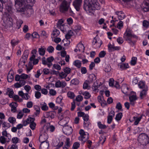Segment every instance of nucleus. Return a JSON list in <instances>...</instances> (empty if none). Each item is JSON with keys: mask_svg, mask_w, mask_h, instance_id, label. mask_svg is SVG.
I'll return each instance as SVG.
<instances>
[{"mask_svg": "<svg viewBox=\"0 0 149 149\" xmlns=\"http://www.w3.org/2000/svg\"><path fill=\"white\" fill-rule=\"evenodd\" d=\"M56 113L54 111H50V116L49 118H50L51 119L54 118L56 115Z\"/></svg>", "mask_w": 149, "mask_h": 149, "instance_id": "54", "label": "nucleus"}, {"mask_svg": "<svg viewBox=\"0 0 149 149\" xmlns=\"http://www.w3.org/2000/svg\"><path fill=\"white\" fill-rule=\"evenodd\" d=\"M23 23V21L19 20L17 21L16 22L17 27L18 29H19L21 27L22 24Z\"/></svg>", "mask_w": 149, "mask_h": 149, "instance_id": "43", "label": "nucleus"}, {"mask_svg": "<svg viewBox=\"0 0 149 149\" xmlns=\"http://www.w3.org/2000/svg\"><path fill=\"white\" fill-rule=\"evenodd\" d=\"M106 54V53L105 51H102L100 52L99 54V56L100 58L104 57Z\"/></svg>", "mask_w": 149, "mask_h": 149, "instance_id": "52", "label": "nucleus"}, {"mask_svg": "<svg viewBox=\"0 0 149 149\" xmlns=\"http://www.w3.org/2000/svg\"><path fill=\"white\" fill-rule=\"evenodd\" d=\"M134 118L135 119L136 118V120H135V121L134 122V125H137L139 123V121H140L141 117H135L134 116Z\"/></svg>", "mask_w": 149, "mask_h": 149, "instance_id": "41", "label": "nucleus"}, {"mask_svg": "<svg viewBox=\"0 0 149 149\" xmlns=\"http://www.w3.org/2000/svg\"><path fill=\"white\" fill-rule=\"evenodd\" d=\"M122 92L125 94H127L128 91V87L126 84L122 85L121 87Z\"/></svg>", "mask_w": 149, "mask_h": 149, "instance_id": "20", "label": "nucleus"}, {"mask_svg": "<svg viewBox=\"0 0 149 149\" xmlns=\"http://www.w3.org/2000/svg\"><path fill=\"white\" fill-rule=\"evenodd\" d=\"M99 128L100 129H104L107 128V126L104 125L102 124L101 122H99L97 123Z\"/></svg>", "mask_w": 149, "mask_h": 149, "instance_id": "35", "label": "nucleus"}, {"mask_svg": "<svg viewBox=\"0 0 149 149\" xmlns=\"http://www.w3.org/2000/svg\"><path fill=\"white\" fill-rule=\"evenodd\" d=\"M115 115V112L114 111L111 110L109 113L107 117V123L110 124L112 122L113 120V118L114 117Z\"/></svg>", "mask_w": 149, "mask_h": 149, "instance_id": "14", "label": "nucleus"}, {"mask_svg": "<svg viewBox=\"0 0 149 149\" xmlns=\"http://www.w3.org/2000/svg\"><path fill=\"white\" fill-rule=\"evenodd\" d=\"M96 77L95 75L93 74H90L88 77V82L89 83H92L94 80H96Z\"/></svg>", "mask_w": 149, "mask_h": 149, "instance_id": "25", "label": "nucleus"}, {"mask_svg": "<svg viewBox=\"0 0 149 149\" xmlns=\"http://www.w3.org/2000/svg\"><path fill=\"white\" fill-rule=\"evenodd\" d=\"M25 7L26 13L29 15H30L33 13V10L32 8V5H27Z\"/></svg>", "mask_w": 149, "mask_h": 149, "instance_id": "15", "label": "nucleus"}, {"mask_svg": "<svg viewBox=\"0 0 149 149\" xmlns=\"http://www.w3.org/2000/svg\"><path fill=\"white\" fill-rule=\"evenodd\" d=\"M81 29V27L79 25H77L74 27L73 30L75 32L77 33Z\"/></svg>", "mask_w": 149, "mask_h": 149, "instance_id": "39", "label": "nucleus"}, {"mask_svg": "<svg viewBox=\"0 0 149 149\" xmlns=\"http://www.w3.org/2000/svg\"><path fill=\"white\" fill-rule=\"evenodd\" d=\"M8 121L11 123H14L16 121V119L13 117H10L8 118Z\"/></svg>", "mask_w": 149, "mask_h": 149, "instance_id": "56", "label": "nucleus"}, {"mask_svg": "<svg viewBox=\"0 0 149 149\" xmlns=\"http://www.w3.org/2000/svg\"><path fill=\"white\" fill-rule=\"evenodd\" d=\"M68 97L70 99H73L75 97V95L73 92L71 91H69L67 94Z\"/></svg>", "mask_w": 149, "mask_h": 149, "instance_id": "37", "label": "nucleus"}, {"mask_svg": "<svg viewBox=\"0 0 149 149\" xmlns=\"http://www.w3.org/2000/svg\"><path fill=\"white\" fill-rule=\"evenodd\" d=\"M80 144L77 142L74 143L73 146L72 148L73 149H77L79 147Z\"/></svg>", "mask_w": 149, "mask_h": 149, "instance_id": "53", "label": "nucleus"}, {"mask_svg": "<svg viewBox=\"0 0 149 149\" xmlns=\"http://www.w3.org/2000/svg\"><path fill=\"white\" fill-rule=\"evenodd\" d=\"M143 10L144 12H147L149 11V1H145L143 2Z\"/></svg>", "mask_w": 149, "mask_h": 149, "instance_id": "17", "label": "nucleus"}, {"mask_svg": "<svg viewBox=\"0 0 149 149\" xmlns=\"http://www.w3.org/2000/svg\"><path fill=\"white\" fill-rule=\"evenodd\" d=\"M67 85L66 83L64 81H61L60 80L57 81L55 83V86L56 88H63Z\"/></svg>", "mask_w": 149, "mask_h": 149, "instance_id": "12", "label": "nucleus"}, {"mask_svg": "<svg viewBox=\"0 0 149 149\" xmlns=\"http://www.w3.org/2000/svg\"><path fill=\"white\" fill-rule=\"evenodd\" d=\"M54 58L52 56L48 57L46 59L45 57H43L42 59V63L44 65H47L49 67H51L52 65V62L54 60Z\"/></svg>", "mask_w": 149, "mask_h": 149, "instance_id": "7", "label": "nucleus"}, {"mask_svg": "<svg viewBox=\"0 0 149 149\" xmlns=\"http://www.w3.org/2000/svg\"><path fill=\"white\" fill-rule=\"evenodd\" d=\"M60 34L59 31L57 29H55L53 31L52 34L54 37H57Z\"/></svg>", "mask_w": 149, "mask_h": 149, "instance_id": "49", "label": "nucleus"}, {"mask_svg": "<svg viewBox=\"0 0 149 149\" xmlns=\"http://www.w3.org/2000/svg\"><path fill=\"white\" fill-rule=\"evenodd\" d=\"M129 98L130 104L132 105H134V102L137 99L136 93L132 92L129 96Z\"/></svg>", "mask_w": 149, "mask_h": 149, "instance_id": "9", "label": "nucleus"}, {"mask_svg": "<svg viewBox=\"0 0 149 149\" xmlns=\"http://www.w3.org/2000/svg\"><path fill=\"white\" fill-rule=\"evenodd\" d=\"M65 148L67 149L70 146V139L69 138H67L66 139V141L65 143Z\"/></svg>", "mask_w": 149, "mask_h": 149, "instance_id": "42", "label": "nucleus"}, {"mask_svg": "<svg viewBox=\"0 0 149 149\" xmlns=\"http://www.w3.org/2000/svg\"><path fill=\"white\" fill-rule=\"evenodd\" d=\"M143 26L147 28L149 26V22L146 20H144L143 22Z\"/></svg>", "mask_w": 149, "mask_h": 149, "instance_id": "44", "label": "nucleus"}, {"mask_svg": "<svg viewBox=\"0 0 149 149\" xmlns=\"http://www.w3.org/2000/svg\"><path fill=\"white\" fill-rule=\"evenodd\" d=\"M74 34V33L72 30H70L69 31L68 33L65 35V38L67 39H69Z\"/></svg>", "mask_w": 149, "mask_h": 149, "instance_id": "27", "label": "nucleus"}, {"mask_svg": "<svg viewBox=\"0 0 149 149\" xmlns=\"http://www.w3.org/2000/svg\"><path fill=\"white\" fill-rule=\"evenodd\" d=\"M24 113L22 111L19 112L17 114V118L18 119H21L23 116Z\"/></svg>", "mask_w": 149, "mask_h": 149, "instance_id": "64", "label": "nucleus"}, {"mask_svg": "<svg viewBox=\"0 0 149 149\" xmlns=\"http://www.w3.org/2000/svg\"><path fill=\"white\" fill-rule=\"evenodd\" d=\"M116 14L118 15V18L120 20L123 19L125 17V15L122 11H117Z\"/></svg>", "mask_w": 149, "mask_h": 149, "instance_id": "18", "label": "nucleus"}, {"mask_svg": "<svg viewBox=\"0 0 149 149\" xmlns=\"http://www.w3.org/2000/svg\"><path fill=\"white\" fill-rule=\"evenodd\" d=\"M46 48L42 47L39 48L38 49V52L39 54L42 56H43L45 53Z\"/></svg>", "mask_w": 149, "mask_h": 149, "instance_id": "28", "label": "nucleus"}, {"mask_svg": "<svg viewBox=\"0 0 149 149\" xmlns=\"http://www.w3.org/2000/svg\"><path fill=\"white\" fill-rule=\"evenodd\" d=\"M10 107H11V111L13 113L16 112L17 111L16 107H17V103H12L10 104Z\"/></svg>", "mask_w": 149, "mask_h": 149, "instance_id": "21", "label": "nucleus"}, {"mask_svg": "<svg viewBox=\"0 0 149 149\" xmlns=\"http://www.w3.org/2000/svg\"><path fill=\"white\" fill-rule=\"evenodd\" d=\"M63 131L65 134L69 135L72 133L73 130L71 127L67 126L63 127Z\"/></svg>", "mask_w": 149, "mask_h": 149, "instance_id": "10", "label": "nucleus"}, {"mask_svg": "<svg viewBox=\"0 0 149 149\" xmlns=\"http://www.w3.org/2000/svg\"><path fill=\"white\" fill-rule=\"evenodd\" d=\"M123 37L125 40H128L129 38H132L137 39L138 38V37L137 36L133 34V32L132 30L128 29H126L125 32L124 34Z\"/></svg>", "mask_w": 149, "mask_h": 149, "instance_id": "5", "label": "nucleus"}, {"mask_svg": "<svg viewBox=\"0 0 149 149\" xmlns=\"http://www.w3.org/2000/svg\"><path fill=\"white\" fill-rule=\"evenodd\" d=\"M2 136L0 137V141L2 144H4L6 142H8L7 139L5 138V136H7L8 137V140H10L11 136L10 134L8 133L6 130H4L2 132Z\"/></svg>", "mask_w": 149, "mask_h": 149, "instance_id": "6", "label": "nucleus"}, {"mask_svg": "<svg viewBox=\"0 0 149 149\" xmlns=\"http://www.w3.org/2000/svg\"><path fill=\"white\" fill-rule=\"evenodd\" d=\"M138 141L141 145L146 146L149 142V138L146 134L144 133L141 134L138 137Z\"/></svg>", "mask_w": 149, "mask_h": 149, "instance_id": "3", "label": "nucleus"}, {"mask_svg": "<svg viewBox=\"0 0 149 149\" xmlns=\"http://www.w3.org/2000/svg\"><path fill=\"white\" fill-rule=\"evenodd\" d=\"M49 93L51 95L54 96L56 95V91L53 89H51L49 90Z\"/></svg>", "mask_w": 149, "mask_h": 149, "instance_id": "60", "label": "nucleus"}, {"mask_svg": "<svg viewBox=\"0 0 149 149\" xmlns=\"http://www.w3.org/2000/svg\"><path fill=\"white\" fill-rule=\"evenodd\" d=\"M10 72H9L7 76V79L8 81L9 82H11L14 78L13 74L12 73H10Z\"/></svg>", "mask_w": 149, "mask_h": 149, "instance_id": "31", "label": "nucleus"}, {"mask_svg": "<svg viewBox=\"0 0 149 149\" xmlns=\"http://www.w3.org/2000/svg\"><path fill=\"white\" fill-rule=\"evenodd\" d=\"M77 47L78 48V50L79 51L84 52V47L83 45L81 42H80L77 45Z\"/></svg>", "mask_w": 149, "mask_h": 149, "instance_id": "26", "label": "nucleus"}, {"mask_svg": "<svg viewBox=\"0 0 149 149\" xmlns=\"http://www.w3.org/2000/svg\"><path fill=\"white\" fill-rule=\"evenodd\" d=\"M17 146L16 144H13L12 145H9L7 149H17Z\"/></svg>", "mask_w": 149, "mask_h": 149, "instance_id": "48", "label": "nucleus"}, {"mask_svg": "<svg viewBox=\"0 0 149 149\" xmlns=\"http://www.w3.org/2000/svg\"><path fill=\"white\" fill-rule=\"evenodd\" d=\"M29 54V52L27 50H25L24 53L22 57L20 60V62H23L24 63H25Z\"/></svg>", "mask_w": 149, "mask_h": 149, "instance_id": "13", "label": "nucleus"}, {"mask_svg": "<svg viewBox=\"0 0 149 149\" xmlns=\"http://www.w3.org/2000/svg\"><path fill=\"white\" fill-rule=\"evenodd\" d=\"M63 144V143L62 142H61L59 144H54V146H56V149H58L59 148H60L61 146H62Z\"/></svg>", "mask_w": 149, "mask_h": 149, "instance_id": "63", "label": "nucleus"}, {"mask_svg": "<svg viewBox=\"0 0 149 149\" xmlns=\"http://www.w3.org/2000/svg\"><path fill=\"white\" fill-rule=\"evenodd\" d=\"M41 95V93L38 91H36L35 93V96L37 99H39Z\"/></svg>", "mask_w": 149, "mask_h": 149, "instance_id": "62", "label": "nucleus"}, {"mask_svg": "<svg viewBox=\"0 0 149 149\" xmlns=\"http://www.w3.org/2000/svg\"><path fill=\"white\" fill-rule=\"evenodd\" d=\"M71 70V69L68 67H66L63 69L64 72L67 74V75L69 74Z\"/></svg>", "mask_w": 149, "mask_h": 149, "instance_id": "50", "label": "nucleus"}, {"mask_svg": "<svg viewBox=\"0 0 149 149\" xmlns=\"http://www.w3.org/2000/svg\"><path fill=\"white\" fill-rule=\"evenodd\" d=\"M129 39L125 40L127 41L132 46H134L135 44V42L133 41L132 40V38H129Z\"/></svg>", "mask_w": 149, "mask_h": 149, "instance_id": "46", "label": "nucleus"}, {"mask_svg": "<svg viewBox=\"0 0 149 149\" xmlns=\"http://www.w3.org/2000/svg\"><path fill=\"white\" fill-rule=\"evenodd\" d=\"M54 48L52 46H49V47H48L47 49V51L49 53H52L54 51Z\"/></svg>", "mask_w": 149, "mask_h": 149, "instance_id": "59", "label": "nucleus"}, {"mask_svg": "<svg viewBox=\"0 0 149 149\" xmlns=\"http://www.w3.org/2000/svg\"><path fill=\"white\" fill-rule=\"evenodd\" d=\"M42 73V70H38L37 71V74H35V76L36 78H38Z\"/></svg>", "mask_w": 149, "mask_h": 149, "instance_id": "47", "label": "nucleus"}, {"mask_svg": "<svg viewBox=\"0 0 149 149\" xmlns=\"http://www.w3.org/2000/svg\"><path fill=\"white\" fill-rule=\"evenodd\" d=\"M41 143L40 145V148H42L47 149L49 145V143L47 141H45L43 142V143Z\"/></svg>", "mask_w": 149, "mask_h": 149, "instance_id": "23", "label": "nucleus"}, {"mask_svg": "<svg viewBox=\"0 0 149 149\" xmlns=\"http://www.w3.org/2000/svg\"><path fill=\"white\" fill-rule=\"evenodd\" d=\"M148 90L147 88H145L143 89V90L141 92L140 95V98L142 99L144 97L146 94V91Z\"/></svg>", "mask_w": 149, "mask_h": 149, "instance_id": "29", "label": "nucleus"}, {"mask_svg": "<svg viewBox=\"0 0 149 149\" xmlns=\"http://www.w3.org/2000/svg\"><path fill=\"white\" fill-rule=\"evenodd\" d=\"M120 68L123 70H125L129 68V66L128 63H123L120 65Z\"/></svg>", "mask_w": 149, "mask_h": 149, "instance_id": "33", "label": "nucleus"}, {"mask_svg": "<svg viewBox=\"0 0 149 149\" xmlns=\"http://www.w3.org/2000/svg\"><path fill=\"white\" fill-rule=\"evenodd\" d=\"M58 118L60 120V121L59 122L60 123H62L65 121V120H64L63 119V115L62 114H59L58 116Z\"/></svg>", "mask_w": 149, "mask_h": 149, "instance_id": "57", "label": "nucleus"}, {"mask_svg": "<svg viewBox=\"0 0 149 149\" xmlns=\"http://www.w3.org/2000/svg\"><path fill=\"white\" fill-rule=\"evenodd\" d=\"M122 113H118L116 116L115 119L117 121L120 120L122 116Z\"/></svg>", "mask_w": 149, "mask_h": 149, "instance_id": "38", "label": "nucleus"}, {"mask_svg": "<svg viewBox=\"0 0 149 149\" xmlns=\"http://www.w3.org/2000/svg\"><path fill=\"white\" fill-rule=\"evenodd\" d=\"M81 94L84 96V98L86 99H88L91 97V95L88 92L86 91L85 92L81 93Z\"/></svg>", "mask_w": 149, "mask_h": 149, "instance_id": "34", "label": "nucleus"}, {"mask_svg": "<svg viewBox=\"0 0 149 149\" xmlns=\"http://www.w3.org/2000/svg\"><path fill=\"white\" fill-rule=\"evenodd\" d=\"M83 99V97L80 95H77V96L76 98V100L78 102H80V101H82V100Z\"/></svg>", "mask_w": 149, "mask_h": 149, "instance_id": "58", "label": "nucleus"}, {"mask_svg": "<svg viewBox=\"0 0 149 149\" xmlns=\"http://www.w3.org/2000/svg\"><path fill=\"white\" fill-rule=\"evenodd\" d=\"M79 134L80 136L78 137L79 140L81 141L82 143H84L89 138V134L87 132H85L82 129L80 130Z\"/></svg>", "mask_w": 149, "mask_h": 149, "instance_id": "4", "label": "nucleus"}, {"mask_svg": "<svg viewBox=\"0 0 149 149\" xmlns=\"http://www.w3.org/2000/svg\"><path fill=\"white\" fill-rule=\"evenodd\" d=\"M70 2L63 0L60 5L59 9L61 12L67 13L70 16L74 15V13L70 7Z\"/></svg>", "mask_w": 149, "mask_h": 149, "instance_id": "2", "label": "nucleus"}, {"mask_svg": "<svg viewBox=\"0 0 149 149\" xmlns=\"http://www.w3.org/2000/svg\"><path fill=\"white\" fill-rule=\"evenodd\" d=\"M123 26V22L122 21H120L117 24V27L119 29H120Z\"/></svg>", "mask_w": 149, "mask_h": 149, "instance_id": "51", "label": "nucleus"}, {"mask_svg": "<svg viewBox=\"0 0 149 149\" xmlns=\"http://www.w3.org/2000/svg\"><path fill=\"white\" fill-rule=\"evenodd\" d=\"M138 86L140 88H145V89L147 88H145V83L143 81H140L139 82Z\"/></svg>", "mask_w": 149, "mask_h": 149, "instance_id": "36", "label": "nucleus"}, {"mask_svg": "<svg viewBox=\"0 0 149 149\" xmlns=\"http://www.w3.org/2000/svg\"><path fill=\"white\" fill-rule=\"evenodd\" d=\"M18 94L20 96H21L23 99L26 100H28L30 98V96L27 93H24L22 91H19Z\"/></svg>", "mask_w": 149, "mask_h": 149, "instance_id": "19", "label": "nucleus"}, {"mask_svg": "<svg viewBox=\"0 0 149 149\" xmlns=\"http://www.w3.org/2000/svg\"><path fill=\"white\" fill-rule=\"evenodd\" d=\"M48 137V135L46 133L41 134L39 137V141L40 143L46 141V140L47 139Z\"/></svg>", "mask_w": 149, "mask_h": 149, "instance_id": "16", "label": "nucleus"}, {"mask_svg": "<svg viewBox=\"0 0 149 149\" xmlns=\"http://www.w3.org/2000/svg\"><path fill=\"white\" fill-rule=\"evenodd\" d=\"M82 1V0H75L73 2V5L77 11H79V10Z\"/></svg>", "mask_w": 149, "mask_h": 149, "instance_id": "11", "label": "nucleus"}, {"mask_svg": "<svg viewBox=\"0 0 149 149\" xmlns=\"http://www.w3.org/2000/svg\"><path fill=\"white\" fill-rule=\"evenodd\" d=\"M137 58L136 57H133L132 58L131 61V64L132 65H134L136 63Z\"/></svg>", "mask_w": 149, "mask_h": 149, "instance_id": "45", "label": "nucleus"}, {"mask_svg": "<svg viewBox=\"0 0 149 149\" xmlns=\"http://www.w3.org/2000/svg\"><path fill=\"white\" fill-rule=\"evenodd\" d=\"M60 78L63 79L66 77L67 75L64 72H61L58 74Z\"/></svg>", "mask_w": 149, "mask_h": 149, "instance_id": "40", "label": "nucleus"}, {"mask_svg": "<svg viewBox=\"0 0 149 149\" xmlns=\"http://www.w3.org/2000/svg\"><path fill=\"white\" fill-rule=\"evenodd\" d=\"M74 65L78 68H79L81 64V62L78 60H76L73 63Z\"/></svg>", "mask_w": 149, "mask_h": 149, "instance_id": "32", "label": "nucleus"}, {"mask_svg": "<svg viewBox=\"0 0 149 149\" xmlns=\"http://www.w3.org/2000/svg\"><path fill=\"white\" fill-rule=\"evenodd\" d=\"M36 126V124L34 122L31 123L30 124V127L32 130H34L35 129Z\"/></svg>", "mask_w": 149, "mask_h": 149, "instance_id": "55", "label": "nucleus"}, {"mask_svg": "<svg viewBox=\"0 0 149 149\" xmlns=\"http://www.w3.org/2000/svg\"><path fill=\"white\" fill-rule=\"evenodd\" d=\"M7 91L6 94L8 95L10 98L13 97L14 92L12 89L8 88L7 89Z\"/></svg>", "mask_w": 149, "mask_h": 149, "instance_id": "24", "label": "nucleus"}, {"mask_svg": "<svg viewBox=\"0 0 149 149\" xmlns=\"http://www.w3.org/2000/svg\"><path fill=\"white\" fill-rule=\"evenodd\" d=\"M100 84H98L97 81L94 83L92 87V89L93 91L98 92L99 90L98 88L100 86Z\"/></svg>", "mask_w": 149, "mask_h": 149, "instance_id": "22", "label": "nucleus"}, {"mask_svg": "<svg viewBox=\"0 0 149 149\" xmlns=\"http://www.w3.org/2000/svg\"><path fill=\"white\" fill-rule=\"evenodd\" d=\"M19 141V139L17 137H14L12 139L11 141L13 143H17Z\"/></svg>", "mask_w": 149, "mask_h": 149, "instance_id": "61", "label": "nucleus"}, {"mask_svg": "<svg viewBox=\"0 0 149 149\" xmlns=\"http://www.w3.org/2000/svg\"><path fill=\"white\" fill-rule=\"evenodd\" d=\"M102 43V41L101 40L99 39H97L95 37L94 38L93 40V45L96 48H100Z\"/></svg>", "mask_w": 149, "mask_h": 149, "instance_id": "8", "label": "nucleus"}, {"mask_svg": "<svg viewBox=\"0 0 149 149\" xmlns=\"http://www.w3.org/2000/svg\"><path fill=\"white\" fill-rule=\"evenodd\" d=\"M98 0H85L83 8L88 13H93L95 9H100Z\"/></svg>", "mask_w": 149, "mask_h": 149, "instance_id": "1", "label": "nucleus"}, {"mask_svg": "<svg viewBox=\"0 0 149 149\" xmlns=\"http://www.w3.org/2000/svg\"><path fill=\"white\" fill-rule=\"evenodd\" d=\"M10 126V125L9 123L4 122L2 123V127L5 128L4 130H6L9 128Z\"/></svg>", "mask_w": 149, "mask_h": 149, "instance_id": "30", "label": "nucleus"}]
</instances>
